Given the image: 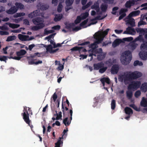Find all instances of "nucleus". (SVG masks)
I'll return each mask as SVG.
<instances>
[{"mask_svg": "<svg viewBox=\"0 0 147 147\" xmlns=\"http://www.w3.org/2000/svg\"><path fill=\"white\" fill-rule=\"evenodd\" d=\"M113 63V61L111 59H109L105 62V63L109 66H111Z\"/></svg>", "mask_w": 147, "mask_h": 147, "instance_id": "ea45409f", "label": "nucleus"}, {"mask_svg": "<svg viewBox=\"0 0 147 147\" xmlns=\"http://www.w3.org/2000/svg\"><path fill=\"white\" fill-rule=\"evenodd\" d=\"M24 111L25 112L22 114V115L23 116V119L26 123L30 125V120L29 118V114L26 109L24 108Z\"/></svg>", "mask_w": 147, "mask_h": 147, "instance_id": "423d86ee", "label": "nucleus"}, {"mask_svg": "<svg viewBox=\"0 0 147 147\" xmlns=\"http://www.w3.org/2000/svg\"><path fill=\"white\" fill-rule=\"evenodd\" d=\"M15 5L16 6V7L18 9H22L24 8V6L21 3L16 2L15 3Z\"/></svg>", "mask_w": 147, "mask_h": 147, "instance_id": "58836bf2", "label": "nucleus"}, {"mask_svg": "<svg viewBox=\"0 0 147 147\" xmlns=\"http://www.w3.org/2000/svg\"><path fill=\"white\" fill-rule=\"evenodd\" d=\"M141 92L140 90L137 91L135 93L134 96L136 98H138L141 95Z\"/></svg>", "mask_w": 147, "mask_h": 147, "instance_id": "864d4df0", "label": "nucleus"}, {"mask_svg": "<svg viewBox=\"0 0 147 147\" xmlns=\"http://www.w3.org/2000/svg\"><path fill=\"white\" fill-rule=\"evenodd\" d=\"M143 43L140 46V49L142 50H147V41L146 42H143Z\"/></svg>", "mask_w": 147, "mask_h": 147, "instance_id": "c756f323", "label": "nucleus"}, {"mask_svg": "<svg viewBox=\"0 0 147 147\" xmlns=\"http://www.w3.org/2000/svg\"><path fill=\"white\" fill-rule=\"evenodd\" d=\"M5 24L8 25L10 27L13 29L17 28L19 27L20 26V25L18 24L11 23L9 22H7Z\"/></svg>", "mask_w": 147, "mask_h": 147, "instance_id": "b1692460", "label": "nucleus"}, {"mask_svg": "<svg viewBox=\"0 0 147 147\" xmlns=\"http://www.w3.org/2000/svg\"><path fill=\"white\" fill-rule=\"evenodd\" d=\"M140 13V11L139 10L132 11L129 14L128 17L129 18H131L133 16H138Z\"/></svg>", "mask_w": 147, "mask_h": 147, "instance_id": "5701e85b", "label": "nucleus"}, {"mask_svg": "<svg viewBox=\"0 0 147 147\" xmlns=\"http://www.w3.org/2000/svg\"><path fill=\"white\" fill-rule=\"evenodd\" d=\"M134 66H136L137 65L142 66L143 65L142 63L138 60L135 61L134 63Z\"/></svg>", "mask_w": 147, "mask_h": 147, "instance_id": "a18cd8bd", "label": "nucleus"}, {"mask_svg": "<svg viewBox=\"0 0 147 147\" xmlns=\"http://www.w3.org/2000/svg\"><path fill=\"white\" fill-rule=\"evenodd\" d=\"M91 8L92 9H95L97 12L100 11L99 4L97 2H95L94 5L91 6Z\"/></svg>", "mask_w": 147, "mask_h": 147, "instance_id": "f3484780", "label": "nucleus"}, {"mask_svg": "<svg viewBox=\"0 0 147 147\" xmlns=\"http://www.w3.org/2000/svg\"><path fill=\"white\" fill-rule=\"evenodd\" d=\"M62 137H59V140L56 143H55V147H61V146H63V141L62 140Z\"/></svg>", "mask_w": 147, "mask_h": 147, "instance_id": "6ab92c4d", "label": "nucleus"}, {"mask_svg": "<svg viewBox=\"0 0 147 147\" xmlns=\"http://www.w3.org/2000/svg\"><path fill=\"white\" fill-rule=\"evenodd\" d=\"M136 30L137 32L140 34H142L145 32V30L143 28H137Z\"/></svg>", "mask_w": 147, "mask_h": 147, "instance_id": "49530a36", "label": "nucleus"}, {"mask_svg": "<svg viewBox=\"0 0 147 147\" xmlns=\"http://www.w3.org/2000/svg\"><path fill=\"white\" fill-rule=\"evenodd\" d=\"M134 42H136L137 41H139L140 42H144V39L142 36L140 35L137 37L135 38L134 40Z\"/></svg>", "mask_w": 147, "mask_h": 147, "instance_id": "2f4dec72", "label": "nucleus"}, {"mask_svg": "<svg viewBox=\"0 0 147 147\" xmlns=\"http://www.w3.org/2000/svg\"><path fill=\"white\" fill-rule=\"evenodd\" d=\"M38 8L41 10H45L47 9L49 7V6L46 4L39 3L37 5Z\"/></svg>", "mask_w": 147, "mask_h": 147, "instance_id": "9d476101", "label": "nucleus"}, {"mask_svg": "<svg viewBox=\"0 0 147 147\" xmlns=\"http://www.w3.org/2000/svg\"><path fill=\"white\" fill-rule=\"evenodd\" d=\"M104 66L103 63L102 62L93 64L94 69L95 70H99L100 69Z\"/></svg>", "mask_w": 147, "mask_h": 147, "instance_id": "1a4fd4ad", "label": "nucleus"}, {"mask_svg": "<svg viewBox=\"0 0 147 147\" xmlns=\"http://www.w3.org/2000/svg\"><path fill=\"white\" fill-rule=\"evenodd\" d=\"M82 20L80 16H78L77 17L76 19L75 20L74 22L75 24H77L80 23Z\"/></svg>", "mask_w": 147, "mask_h": 147, "instance_id": "37998d69", "label": "nucleus"}, {"mask_svg": "<svg viewBox=\"0 0 147 147\" xmlns=\"http://www.w3.org/2000/svg\"><path fill=\"white\" fill-rule=\"evenodd\" d=\"M74 0H65V3L66 6H70L72 5Z\"/></svg>", "mask_w": 147, "mask_h": 147, "instance_id": "e433bc0d", "label": "nucleus"}, {"mask_svg": "<svg viewBox=\"0 0 147 147\" xmlns=\"http://www.w3.org/2000/svg\"><path fill=\"white\" fill-rule=\"evenodd\" d=\"M141 84L139 81H133L129 84L128 86V90H137L139 88Z\"/></svg>", "mask_w": 147, "mask_h": 147, "instance_id": "20e7f679", "label": "nucleus"}, {"mask_svg": "<svg viewBox=\"0 0 147 147\" xmlns=\"http://www.w3.org/2000/svg\"><path fill=\"white\" fill-rule=\"evenodd\" d=\"M80 47H75L73 48L71 50L72 51H78L79 52H80Z\"/></svg>", "mask_w": 147, "mask_h": 147, "instance_id": "680f3d73", "label": "nucleus"}, {"mask_svg": "<svg viewBox=\"0 0 147 147\" xmlns=\"http://www.w3.org/2000/svg\"><path fill=\"white\" fill-rule=\"evenodd\" d=\"M140 90L141 91L143 92H145L147 91V83L144 82L143 83L141 87Z\"/></svg>", "mask_w": 147, "mask_h": 147, "instance_id": "4be33fe9", "label": "nucleus"}, {"mask_svg": "<svg viewBox=\"0 0 147 147\" xmlns=\"http://www.w3.org/2000/svg\"><path fill=\"white\" fill-rule=\"evenodd\" d=\"M127 30H128L129 32L131 33V34H134L136 33L134 29L131 27H128L127 28Z\"/></svg>", "mask_w": 147, "mask_h": 147, "instance_id": "7c9ffc66", "label": "nucleus"}, {"mask_svg": "<svg viewBox=\"0 0 147 147\" xmlns=\"http://www.w3.org/2000/svg\"><path fill=\"white\" fill-rule=\"evenodd\" d=\"M132 58L131 53L129 50L125 51L122 53L121 59V62L124 65H127L130 62Z\"/></svg>", "mask_w": 147, "mask_h": 147, "instance_id": "f03ea898", "label": "nucleus"}, {"mask_svg": "<svg viewBox=\"0 0 147 147\" xmlns=\"http://www.w3.org/2000/svg\"><path fill=\"white\" fill-rule=\"evenodd\" d=\"M32 21L34 25L39 26H41L42 28L45 26V24L44 23L43 20L40 17H37L34 18L32 20Z\"/></svg>", "mask_w": 147, "mask_h": 147, "instance_id": "39448f33", "label": "nucleus"}, {"mask_svg": "<svg viewBox=\"0 0 147 147\" xmlns=\"http://www.w3.org/2000/svg\"><path fill=\"white\" fill-rule=\"evenodd\" d=\"M42 45L44 47L46 48L47 52H49L50 53L51 51L53 49V47L51 45H48L42 44Z\"/></svg>", "mask_w": 147, "mask_h": 147, "instance_id": "bb28decb", "label": "nucleus"}, {"mask_svg": "<svg viewBox=\"0 0 147 147\" xmlns=\"http://www.w3.org/2000/svg\"><path fill=\"white\" fill-rule=\"evenodd\" d=\"M136 42H134L133 40V41L131 42L129 44V46L130 49L132 50L135 49L138 45V44L136 43Z\"/></svg>", "mask_w": 147, "mask_h": 147, "instance_id": "dca6fc26", "label": "nucleus"}, {"mask_svg": "<svg viewBox=\"0 0 147 147\" xmlns=\"http://www.w3.org/2000/svg\"><path fill=\"white\" fill-rule=\"evenodd\" d=\"M52 98L54 101L55 102L57 98V96L55 93L53 95Z\"/></svg>", "mask_w": 147, "mask_h": 147, "instance_id": "69168bd1", "label": "nucleus"}, {"mask_svg": "<svg viewBox=\"0 0 147 147\" xmlns=\"http://www.w3.org/2000/svg\"><path fill=\"white\" fill-rule=\"evenodd\" d=\"M107 67H103L100 69L99 70V73H104L107 69Z\"/></svg>", "mask_w": 147, "mask_h": 147, "instance_id": "8fccbe9b", "label": "nucleus"}, {"mask_svg": "<svg viewBox=\"0 0 147 147\" xmlns=\"http://www.w3.org/2000/svg\"><path fill=\"white\" fill-rule=\"evenodd\" d=\"M30 57H28V64L30 65H33L35 64V62H34L35 60L33 58H30Z\"/></svg>", "mask_w": 147, "mask_h": 147, "instance_id": "a19ab883", "label": "nucleus"}, {"mask_svg": "<svg viewBox=\"0 0 147 147\" xmlns=\"http://www.w3.org/2000/svg\"><path fill=\"white\" fill-rule=\"evenodd\" d=\"M88 13L87 12H86L85 13L82 14L80 16L82 20H84L88 17Z\"/></svg>", "mask_w": 147, "mask_h": 147, "instance_id": "4c0bfd02", "label": "nucleus"}, {"mask_svg": "<svg viewBox=\"0 0 147 147\" xmlns=\"http://www.w3.org/2000/svg\"><path fill=\"white\" fill-rule=\"evenodd\" d=\"M140 105L141 106L144 107H147V98H145L143 97L142 100L140 102Z\"/></svg>", "mask_w": 147, "mask_h": 147, "instance_id": "412c9836", "label": "nucleus"}, {"mask_svg": "<svg viewBox=\"0 0 147 147\" xmlns=\"http://www.w3.org/2000/svg\"><path fill=\"white\" fill-rule=\"evenodd\" d=\"M81 28L80 26H76L75 28H73V31H77L81 29Z\"/></svg>", "mask_w": 147, "mask_h": 147, "instance_id": "338daca9", "label": "nucleus"}, {"mask_svg": "<svg viewBox=\"0 0 147 147\" xmlns=\"http://www.w3.org/2000/svg\"><path fill=\"white\" fill-rule=\"evenodd\" d=\"M63 15L61 14H59L56 15L54 18V21L57 22L60 21L62 18Z\"/></svg>", "mask_w": 147, "mask_h": 147, "instance_id": "a878e982", "label": "nucleus"}, {"mask_svg": "<svg viewBox=\"0 0 147 147\" xmlns=\"http://www.w3.org/2000/svg\"><path fill=\"white\" fill-rule=\"evenodd\" d=\"M126 93L127 97L128 99L131 98L132 96V92L131 90H128L127 91Z\"/></svg>", "mask_w": 147, "mask_h": 147, "instance_id": "72a5a7b5", "label": "nucleus"}, {"mask_svg": "<svg viewBox=\"0 0 147 147\" xmlns=\"http://www.w3.org/2000/svg\"><path fill=\"white\" fill-rule=\"evenodd\" d=\"M94 38L96 40L92 44V46L93 47L94 46V47L96 48L98 47L97 44L102 42L103 38L99 34L96 33L94 35Z\"/></svg>", "mask_w": 147, "mask_h": 147, "instance_id": "7ed1b4c3", "label": "nucleus"}, {"mask_svg": "<svg viewBox=\"0 0 147 147\" xmlns=\"http://www.w3.org/2000/svg\"><path fill=\"white\" fill-rule=\"evenodd\" d=\"M119 9V7H115L113 8L112 11L111 12V13L113 15H116L117 11Z\"/></svg>", "mask_w": 147, "mask_h": 147, "instance_id": "de8ad7c7", "label": "nucleus"}, {"mask_svg": "<svg viewBox=\"0 0 147 147\" xmlns=\"http://www.w3.org/2000/svg\"><path fill=\"white\" fill-rule=\"evenodd\" d=\"M100 81L102 83L103 86L104 87L105 86V82L108 84H110V80L108 78H103L100 79Z\"/></svg>", "mask_w": 147, "mask_h": 147, "instance_id": "4468645a", "label": "nucleus"}, {"mask_svg": "<svg viewBox=\"0 0 147 147\" xmlns=\"http://www.w3.org/2000/svg\"><path fill=\"white\" fill-rule=\"evenodd\" d=\"M42 28H43L41 26H39L37 25H36L32 26V29L33 30L37 31Z\"/></svg>", "mask_w": 147, "mask_h": 147, "instance_id": "c03bdc74", "label": "nucleus"}, {"mask_svg": "<svg viewBox=\"0 0 147 147\" xmlns=\"http://www.w3.org/2000/svg\"><path fill=\"white\" fill-rule=\"evenodd\" d=\"M61 28V26L60 25H57L53 26L52 27V28L55 30H59Z\"/></svg>", "mask_w": 147, "mask_h": 147, "instance_id": "bf43d9fd", "label": "nucleus"}, {"mask_svg": "<svg viewBox=\"0 0 147 147\" xmlns=\"http://www.w3.org/2000/svg\"><path fill=\"white\" fill-rule=\"evenodd\" d=\"M124 110L125 113L129 115L130 114H132L133 113L132 110L129 107H126Z\"/></svg>", "mask_w": 147, "mask_h": 147, "instance_id": "cd10ccee", "label": "nucleus"}, {"mask_svg": "<svg viewBox=\"0 0 147 147\" xmlns=\"http://www.w3.org/2000/svg\"><path fill=\"white\" fill-rule=\"evenodd\" d=\"M68 131V128L66 127V129H64L63 130V131L62 133V137H62L63 138H62V140H63V136H64V138H65L66 137H67V132Z\"/></svg>", "mask_w": 147, "mask_h": 147, "instance_id": "473e14b6", "label": "nucleus"}, {"mask_svg": "<svg viewBox=\"0 0 147 147\" xmlns=\"http://www.w3.org/2000/svg\"><path fill=\"white\" fill-rule=\"evenodd\" d=\"M108 5L106 4H102L100 6L101 9L103 12H105L107 9Z\"/></svg>", "mask_w": 147, "mask_h": 147, "instance_id": "c85d7f7f", "label": "nucleus"}, {"mask_svg": "<svg viewBox=\"0 0 147 147\" xmlns=\"http://www.w3.org/2000/svg\"><path fill=\"white\" fill-rule=\"evenodd\" d=\"M54 31L53 30H47V29H45L44 30V34L46 35H48L49 34L52 33L54 32Z\"/></svg>", "mask_w": 147, "mask_h": 147, "instance_id": "09e8293b", "label": "nucleus"}, {"mask_svg": "<svg viewBox=\"0 0 147 147\" xmlns=\"http://www.w3.org/2000/svg\"><path fill=\"white\" fill-rule=\"evenodd\" d=\"M18 10V9L15 6L11 7L9 9L7 10L6 13L9 14H12L16 13Z\"/></svg>", "mask_w": 147, "mask_h": 147, "instance_id": "6e6552de", "label": "nucleus"}, {"mask_svg": "<svg viewBox=\"0 0 147 147\" xmlns=\"http://www.w3.org/2000/svg\"><path fill=\"white\" fill-rule=\"evenodd\" d=\"M24 23L26 25H30L29 22L28 20L27 19H25L24 20Z\"/></svg>", "mask_w": 147, "mask_h": 147, "instance_id": "774afa93", "label": "nucleus"}, {"mask_svg": "<svg viewBox=\"0 0 147 147\" xmlns=\"http://www.w3.org/2000/svg\"><path fill=\"white\" fill-rule=\"evenodd\" d=\"M68 118L66 117L63 119V122L65 125L66 126L69 125L71 123V121L72 119V116H70V120H68Z\"/></svg>", "mask_w": 147, "mask_h": 147, "instance_id": "a211bd4d", "label": "nucleus"}, {"mask_svg": "<svg viewBox=\"0 0 147 147\" xmlns=\"http://www.w3.org/2000/svg\"><path fill=\"white\" fill-rule=\"evenodd\" d=\"M125 22H126V24L129 25L131 27H134L135 26V20L133 18L129 19L128 20L125 21Z\"/></svg>", "mask_w": 147, "mask_h": 147, "instance_id": "ddd939ff", "label": "nucleus"}, {"mask_svg": "<svg viewBox=\"0 0 147 147\" xmlns=\"http://www.w3.org/2000/svg\"><path fill=\"white\" fill-rule=\"evenodd\" d=\"M140 57L143 60L147 59V52H140L139 53Z\"/></svg>", "mask_w": 147, "mask_h": 147, "instance_id": "aec40b11", "label": "nucleus"}, {"mask_svg": "<svg viewBox=\"0 0 147 147\" xmlns=\"http://www.w3.org/2000/svg\"><path fill=\"white\" fill-rule=\"evenodd\" d=\"M121 15L119 16V18L118 20H121L123 18L125 17L126 16V13H123V14H120Z\"/></svg>", "mask_w": 147, "mask_h": 147, "instance_id": "0e129e2a", "label": "nucleus"}, {"mask_svg": "<svg viewBox=\"0 0 147 147\" xmlns=\"http://www.w3.org/2000/svg\"><path fill=\"white\" fill-rule=\"evenodd\" d=\"M16 38V37L15 35L9 36L7 37L6 40V41L7 42H9L10 41H12L15 40Z\"/></svg>", "mask_w": 147, "mask_h": 147, "instance_id": "f704fd0d", "label": "nucleus"}, {"mask_svg": "<svg viewBox=\"0 0 147 147\" xmlns=\"http://www.w3.org/2000/svg\"><path fill=\"white\" fill-rule=\"evenodd\" d=\"M38 10H37L34 11L28 15V17L29 18H33L36 17V16H39V13H38Z\"/></svg>", "mask_w": 147, "mask_h": 147, "instance_id": "f8f14e48", "label": "nucleus"}, {"mask_svg": "<svg viewBox=\"0 0 147 147\" xmlns=\"http://www.w3.org/2000/svg\"><path fill=\"white\" fill-rule=\"evenodd\" d=\"M88 21V18L86 19V20H84L80 24V26H84L85 25Z\"/></svg>", "mask_w": 147, "mask_h": 147, "instance_id": "5fc2aeb1", "label": "nucleus"}, {"mask_svg": "<svg viewBox=\"0 0 147 147\" xmlns=\"http://www.w3.org/2000/svg\"><path fill=\"white\" fill-rule=\"evenodd\" d=\"M111 109L112 110H114L116 107V102L115 100L113 99L111 102Z\"/></svg>", "mask_w": 147, "mask_h": 147, "instance_id": "79ce46f5", "label": "nucleus"}, {"mask_svg": "<svg viewBox=\"0 0 147 147\" xmlns=\"http://www.w3.org/2000/svg\"><path fill=\"white\" fill-rule=\"evenodd\" d=\"M142 76V73L138 71H135L132 72L126 71L119 76L118 80L121 82L123 81L125 84H127L129 82L138 78Z\"/></svg>", "mask_w": 147, "mask_h": 147, "instance_id": "f257e3e1", "label": "nucleus"}, {"mask_svg": "<svg viewBox=\"0 0 147 147\" xmlns=\"http://www.w3.org/2000/svg\"><path fill=\"white\" fill-rule=\"evenodd\" d=\"M63 6L61 4L59 3L57 7V11L59 13L61 12L62 10Z\"/></svg>", "mask_w": 147, "mask_h": 147, "instance_id": "3c124183", "label": "nucleus"}, {"mask_svg": "<svg viewBox=\"0 0 147 147\" xmlns=\"http://www.w3.org/2000/svg\"><path fill=\"white\" fill-rule=\"evenodd\" d=\"M22 57H20L19 56H14V57H11V58L16 60H19Z\"/></svg>", "mask_w": 147, "mask_h": 147, "instance_id": "e2e57ef3", "label": "nucleus"}, {"mask_svg": "<svg viewBox=\"0 0 147 147\" xmlns=\"http://www.w3.org/2000/svg\"><path fill=\"white\" fill-rule=\"evenodd\" d=\"M9 34L8 32L7 31H0V35H8Z\"/></svg>", "mask_w": 147, "mask_h": 147, "instance_id": "052dcab7", "label": "nucleus"}, {"mask_svg": "<svg viewBox=\"0 0 147 147\" xmlns=\"http://www.w3.org/2000/svg\"><path fill=\"white\" fill-rule=\"evenodd\" d=\"M26 51L24 49H21L20 51L16 52V54L17 56L21 57L26 54Z\"/></svg>", "mask_w": 147, "mask_h": 147, "instance_id": "393cba45", "label": "nucleus"}, {"mask_svg": "<svg viewBox=\"0 0 147 147\" xmlns=\"http://www.w3.org/2000/svg\"><path fill=\"white\" fill-rule=\"evenodd\" d=\"M79 45L82 46L86 45L89 46L90 45V42L89 41H86L80 43Z\"/></svg>", "mask_w": 147, "mask_h": 147, "instance_id": "6e6d98bb", "label": "nucleus"}, {"mask_svg": "<svg viewBox=\"0 0 147 147\" xmlns=\"http://www.w3.org/2000/svg\"><path fill=\"white\" fill-rule=\"evenodd\" d=\"M119 65L117 64L113 65L111 69V72L112 74H117L119 70Z\"/></svg>", "mask_w": 147, "mask_h": 147, "instance_id": "0eeeda50", "label": "nucleus"}, {"mask_svg": "<svg viewBox=\"0 0 147 147\" xmlns=\"http://www.w3.org/2000/svg\"><path fill=\"white\" fill-rule=\"evenodd\" d=\"M107 15H106L105 16H102V18H100V16H97L95 18L91 19V21L93 22V21H94L96 20H102L104 18H105L107 16Z\"/></svg>", "mask_w": 147, "mask_h": 147, "instance_id": "c9c22d12", "label": "nucleus"}, {"mask_svg": "<svg viewBox=\"0 0 147 147\" xmlns=\"http://www.w3.org/2000/svg\"><path fill=\"white\" fill-rule=\"evenodd\" d=\"M133 38L132 37H128L124 38L123 39V40L125 41L130 42L132 40Z\"/></svg>", "mask_w": 147, "mask_h": 147, "instance_id": "603ef678", "label": "nucleus"}, {"mask_svg": "<svg viewBox=\"0 0 147 147\" xmlns=\"http://www.w3.org/2000/svg\"><path fill=\"white\" fill-rule=\"evenodd\" d=\"M122 42V40L119 38H117L114 40L112 43V46L115 47L118 45L120 43Z\"/></svg>", "mask_w": 147, "mask_h": 147, "instance_id": "2eb2a0df", "label": "nucleus"}, {"mask_svg": "<svg viewBox=\"0 0 147 147\" xmlns=\"http://www.w3.org/2000/svg\"><path fill=\"white\" fill-rule=\"evenodd\" d=\"M127 11V9H121L119 12V14H123V13H125V12H126Z\"/></svg>", "mask_w": 147, "mask_h": 147, "instance_id": "4d7b16f0", "label": "nucleus"}, {"mask_svg": "<svg viewBox=\"0 0 147 147\" xmlns=\"http://www.w3.org/2000/svg\"><path fill=\"white\" fill-rule=\"evenodd\" d=\"M135 2L134 0H129L126 2L125 6L127 8H130L131 6L134 5Z\"/></svg>", "mask_w": 147, "mask_h": 147, "instance_id": "9b49d317", "label": "nucleus"}, {"mask_svg": "<svg viewBox=\"0 0 147 147\" xmlns=\"http://www.w3.org/2000/svg\"><path fill=\"white\" fill-rule=\"evenodd\" d=\"M114 0H103V1L105 3L109 4H113L114 2Z\"/></svg>", "mask_w": 147, "mask_h": 147, "instance_id": "13d9d810", "label": "nucleus"}]
</instances>
